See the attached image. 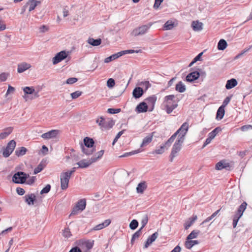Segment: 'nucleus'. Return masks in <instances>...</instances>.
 <instances>
[{
	"mask_svg": "<svg viewBox=\"0 0 252 252\" xmlns=\"http://www.w3.org/2000/svg\"><path fill=\"white\" fill-rule=\"evenodd\" d=\"M236 86V79L232 78L227 81L225 87L227 89H230Z\"/></svg>",
	"mask_w": 252,
	"mask_h": 252,
	"instance_id": "obj_38",
	"label": "nucleus"
},
{
	"mask_svg": "<svg viewBox=\"0 0 252 252\" xmlns=\"http://www.w3.org/2000/svg\"><path fill=\"white\" fill-rule=\"evenodd\" d=\"M158 232H156L153 233L150 237L148 238L145 246L144 248H147L150 245H151L153 242H154L156 239L158 238Z\"/></svg>",
	"mask_w": 252,
	"mask_h": 252,
	"instance_id": "obj_24",
	"label": "nucleus"
},
{
	"mask_svg": "<svg viewBox=\"0 0 252 252\" xmlns=\"http://www.w3.org/2000/svg\"><path fill=\"white\" fill-rule=\"evenodd\" d=\"M176 26L177 24H175L174 22L171 20H168L164 24V29L165 30H170L173 29Z\"/></svg>",
	"mask_w": 252,
	"mask_h": 252,
	"instance_id": "obj_33",
	"label": "nucleus"
},
{
	"mask_svg": "<svg viewBox=\"0 0 252 252\" xmlns=\"http://www.w3.org/2000/svg\"><path fill=\"white\" fill-rule=\"evenodd\" d=\"M148 221V218L147 215H145L143 216V217L142 218L141 223L142 224V226L141 227L140 229H142L145 225L147 224Z\"/></svg>",
	"mask_w": 252,
	"mask_h": 252,
	"instance_id": "obj_48",
	"label": "nucleus"
},
{
	"mask_svg": "<svg viewBox=\"0 0 252 252\" xmlns=\"http://www.w3.org/2000/svg\"><path fill=\"white\" fill-rule=\"evenodd\" d=\"M63 235L66 239L69 238L72 235L70 229L68 227L64 228L63 231Z\"/></svg>",
	"mask_w": 252,
	"mask_h": 252,
	"instance_id": "obj_47",
	"label": "nucleus"
},
{
	"mask_svg": "<svg viewBox=\"0 0 252 252\" xmlns=\"http://www.w3.org/2000/svg\"><path fill=\"white\" fill-rule=\"evenodd\" d=\"M175 90L179 93H184L186 90V87L182 81H180L176 84Z\"/></svg>",
	"mask_w": 252,
	"mask_h": 252,
	"instance_id": "obj_34",
	"label": "nucleus"
},
{
	"mask_svg": "<svg viewBox=\"0 0 252 252\" xmlns=\"http://www.w3.org/2000/svg\"><path fill=\"white\" fill-rule=\"evenodd\" d=\"M13 127H8L3 130V132L0 133V140L6 138L12 131Z\"/></svg>",
	"mask_w": 252,
	"mask_h": 252,
	"instance_id": "obj_28",
	"label": "nucleus"
},
{
	"mask_svg": "<svg viewBox=\"0 0 252 252\" xmlns=\"http://www.w3.org/2000/svg\"><path fill=\"white\" fill-rule=\"evenodd\" d=\"M224 114V108L221 106L220 107L217 112L216 119L218 120H221V119H222Z\"/></svg>",
	"mask_w": 252,
	"mask_h": 252,
	"instance_id": "obj_42",
	"label": "nucleus"
},
{
	"mask_svg": "<svg viewBox=\"0 0 252 252\" xmlns=\"http://www.w3.org/2000/svg\"><path fill=\"white\" fill-rule=\"evenodd\" d=\"M51 189V186L50 185H47L40 191V194H43L44 193H48Z\"/></svg>",
	"mask_w": 252,
	"mask_h": 252,
	"instance_id": "obj_55",
	"label": "nucleus"
},
{
	"mask_svg": "<svg viewBox=\"0 0 252 252\" xmlns=\"http://www.w3.org/2000/svg\"><path fill=\"white\" fill-rule=\"evenodd\" d=\"M120 57V56L118 54V53L114 54L106 58L104 60V63H108L116 59H118Z\"/></svg>",
	"mask_w": 252,
	"mask_h": 252,
	"instance_id": "obj_43",
	"label": "nucleus"
},
{
	"mask_svg": "<svg viewBox=\"0 0 252 252\" xmlns=\"http://www.w3.org/2000/svg\"><path fill=\"white\" fill-rule=\"evenodd\" d=\"M232 166L229 163L221 160L218 162L216 165V169L217 170H221L222 169H226L230 170Z\"/></svg>",
	"mask_w": 252,
	"mask_h": 252,
	"instance_id": "obj_19",
	"label": "nucleus"
},
{
	"mask_svg": "<svg viewBox=\"0 0 252 252\" xmlns=\"http://www.w3.org/2000/svg\"><path fill=\"white\" fill-rule=\"evenodd\" d=\"M247 205V203L244 201L238 207L237 209V222L243 216V213L246 209Z\"/></svg>",
	"mask_w": 252,
	"mask_h": 252,
	"instance_id": "obj_17",
	"label": "nucleus"
},
{
	"mask_svg": "<svg viewBox=\"0 0 252 252\" xmlns=\"http://www.w3.org/2000/svg\"><path fill=\"white\" fill-rule=\"evenodd\" d=\"M227 43L226 41L223 39H220L218 44V49L219 50H224L227 47Z\"/></svg>",
	"mask_w": 252,
	"mask_h": 252,
	"instance_id": "obj_39",
	"label": "nucleus"
},
{
	"mask_svg": "<svg viewBox=\"0 0 252 252\" xmlns=\"http://www.w3.org/2000/svg\"><path fill=\"white\" fill-rule=\"evenodd\" d=\"M252 47V46H250L248 48L245 49L244 50L242 51L240 53L237 54V59L240 58L242 57V56H243L244 55L246 52H248L250 50V49Z\"/></svg>",
	"mask_w": 252,
	"mask_h": 252,
	"instance_id": "obj_56",
	"label": "nucleus"
},
{
	"mask_svg": "<svg viewBox=\"0 0 252 252\" xmlns=\"http://www.w3.org/2000/svg\"><path fill=\"white\" fill-rule=\"evenodd\" d=\"M142 230V229H141L140 228L138 230H137L136 232H135L134 233V234L132 235V238L131 240V243L132 244H133V243L134 242L135 240L136 239H138L140 237V236L141 235Z\"/></svg>",
	"mask_w": 252,
	"mask_h": 252,
	"instance_id": "obj_46",
	"label": "nucleus"
},
{
	"mask_svg": "<svg viewBox=\"0 0 252 252\" xmlns=\"http://www.w3.org/2000/svg\"><path fill=\"white\" fill-rule=\"evenodd\" d=\"M86 202L85 199H82L80 200L75 206L76 208H77L81 212L83 211L86 207Z\"/></svg>",
	"mask_w": 252,
	"mask_h": 252,
	"instance_id": "obj_32",
	"label": "nucleus"
},
{
	"mask_svg": "<svg viewBox=\"0 0 252 252\" xmlns=\"http://www.w3.org/2000/svg\"><path fill=\"white\" fill-rule=\"evenodd\" d=\"M49 30V27L46 25H42L39 27V32L44 33L48 32Z\"/></svg>",
	"mask_w": 252,
	"mask_h": 252,
	"instance_id": "obj_51",
	"label": "nucleus"
},
{
	"mask_svg": "<svg viewBox=\"0 0 252 252\" xmlns=\"http://www.w3.org/2000/svg\"><path fill=\"white\" fill-rule=\"evenodd\" d=\"M184 141L183 139L177 138L172 148L171 152L170 155V161L172 162L174 158L178 155L179 152L181 151L182 146Z\"/></svg>",
	"mask_w": 252,
	"mask_h": 252,
	"instance_id": "obj_4",
	"label": "nucleus"
},
{
	"mask_svg": "<svg viewBox=\"0 0 252 252\" xmlns=\"http://www.w3.org/2000/svg\"><path fill=\"white\" fill-rule=\"evenodd\" d=\"M107 86L109 88H112L115 86V80L113 78H109L107 81Z\"/></svg>",
	"mask_w": 252,
	"mask_h": 252,
	"instance_id": "obj_57",
	"label": "nucleus"
},
{
	"mask_svg": "<svg viewBox=\"0 0 252 252\" xmlns=\"http://www.w3.org/2000/svg\"><path fill=\"white\" fill-rule=\"evenodd\" d=\"M94 141L92 138L86 137L84 139L83 143H80L82 152L86 155H90L95 151L94 147Z\"/></svg>",
	"mask_w": 252,
	"mask_h": 252,
	"instance_id": "obj_2",
	"label": "nucleus"
},
{
	"mask_svg": "<svg viewBox=\"0 0 252 252\" xmlns=\"http://www.w3.org/2000/svg\"><path fill=\"white\" fill-rule=\"evenodd\" d=\"M28 177H29V174L22 171H18L13 175L12 181L16 184H23Z\"/></svg>",
	"mask_w": 252,
	"mask_h": 252,
	"instance_id": "obj_8",
	"label": "nucleus"
},
{
	"mask_svg": "<svg viewBox=\"0 0 252 252\" xmlns=\"http://www.w3.org/2000/svg\"><path fill=\"white\" fill-rule=\"evenodd\" d=\"M32 67L30 63L26 62H22L18 64L17 72L19 73H23Z\"/></svg>",
	"mask_w": 252,
	"mask_h": 252,
	"instance_id": "obj_15",
	"label": "nucleus"
},
{
	"mask_svg": "<svg viewBox=\"0 0 252 252\" xmlns=\"http://www.w3.org/2000/svg\"><path fill=\"white\" fill-rule=\"evenodd\" d=\"M144 91L141 87H136L134 89L132 92L133 96L135 98L140 97L143 94Z\"/></svg>",
	"mask_w": 252,
	"mask_h": 252,
	"instance_id": "obj_25",
	"label": "nucleus"
},
{
	"mask_svg": "<svg viewBox=\"0 0 252 252\" xmlns=\"http://www.w3.org/2000/svg\"><path fill=\"white\" fill-rule=\"evenodd\" d=\"M9 76V73L3 72L0 74V82L5 81Z\"/></svg>",
	"mask_w": 252,
	"mask_h": 252,
	"instance_id": "obj_50",
	"label": "nucleus"
},
{
	"mask_svg": "<svg viewBox=\"0 0 252 252\" xmlns=\"http://www.w3.org/2000/svg\"><path fill=\"white\" fill-rule=\"evenodd\" d=\"M138 225V222L136 220H133L129 224V227L132 230L135 229Z\"/></svg>",
	"mask_w": 252,
	"mask_h": 252,
	"instance_id": "obj_49",
	"label": "nucleus"
},
{
	"mask_svg": "<svg viewBox=\"0 0 252 252\" xmlns=\"http://www.w3.org/2000/svg\"><path fill=\"white\" fill-rule=\"evenodd\" d=\"M96 123L100 126L101 130H108L110 129L114 126L115 122L111 119H104L102 117H100L96 121Z\"/></svg>",
	"mask_w": 252,
	"mask_h": 252,
	"instance_id": "obj_5",
	"label": "nucleus"
},
{
	"mask_svg": "<svg viewBox=\"0 0 252 252\" xmlns=\"http://www.w3.org/2000/svg\"><path fill=\"white\" fill-rule=\"evenodd\" d=\"M149 27L147 25H143L141 27L134 29L131 34L134 36H137L145 34L148 30Z\"/></svg>",
	"mask_w": 252,
	"mask_h": 252,
	"instance_id": "obj_12",
	"label": "nucleus"
},
{
	"mask_svg": "<svg viewBox=\"0 0 252 252\" xmlns=\"http://www.w3.org/2000/svg\"><path fill=\"white\" fill-rule=\"evenodd\" d=\"M231 96H227L223 101L222 105L221 106V107L224 108L229 102Z\"/></svg>",
	"mask_w": 252,
	"mask_h": 252,
	"instance_id": "obj_61",
	"label": "nucleus"
},
{
	"mask_svg": "<svg viewBox=\"0 0 252 252\" xmlns=\"http://www.w3.org/2000/svg\"><path fill=\"white\" fill-rule=\"evenodd\" d=\"M147 184L145 182L139 183L136 188V191L137 193H143L147 188Z\"/></svg>",
	"mask_w": 252,
	"mask_h": 252,
	"instance_id": "obj_31",
	"label": "nucleus"
},
{
	"mask_svg": "<svg viewBox=\"0 0 252 252\" xmlns=\"http://www.w3.org/2000/svg\"><path fill=\"white\" fill-rule=\"evenodd\" d=\"M88 42L90 45L96 46L99 45L101 43V40L100 38L94 39L93 38H89L88 40Z\"/></svg>",
	"mask_w": 252,
	"mask_h": 252,
	"instance_id": "obj_36",
	"label": "nucleus"
},
{
	"mask_svg": "<svg viewBox=\"0 0 252 252\" xmlns=\"http://www.w3.org/2000/svg\"><path fill=\"white\" fill-rule=\"evenodd\" d=\"M94 241L92 240H80L77 244V246L81 252H91L94 245Z\"/></svg>",
	"mask_w": 252,
	"mask_h": 252,
	"instance_id": "obj_7",
	"label": "nucleus"
},
{
	"mask_svg": "<svg viewBox=\"0 0 252 252\" xmlns=\"http://www.w3.org/2000/svg\"><path fill=\"white\" fill-rule=\"evenodd\" d=\"M27 149L24 147L17 149L15 151V155L18 157L22 156L26 154Z\"/></svg>",
	"mask_w": 252,
	"mask_h": 252,
	"instance_id": "obj_41",
	"label": "nucleus"
},
{
	"mask_svg": "<svg viewBox=\"0 0 252 252\" xmlns=\"http://www.w3.org/2000/svg\"><path fill=\"white\" fill-rule=\"evenodd\" d=\"M173 141L171 137L169 138L163 145L160 146L159 148L153 152V154H162L171 146Z\"/></svg>",
	"mask_w": 252,
	"mask_h": 252,
	"instance_id": "obj_11",
	"label": "nucleus"
},
{
	"mask_svg": "<svg viewBox=\"0 0 252 252\" xmlns=\"http://www.w3.org/2000/svg\"><path fill=\"white\" fill-rule=\"evenodd\" d=\"M40 3V1L38 0H29V2L27 3V4L29 5V11H32L33 10L35 7Z\"/></svg>",
	"mask_w": 252,
	"mask_h": 252,
	"instance_id": "obj_35",
	"label": "nucleus"
},
{
	"mask_svg": "<svg viewBox=\"0 0 252 252\" xmlns=\"http://www.w3.org/2000/svg\"><path fill=\"white\" fill-rule=\"evenodd\" d=\"M121 111V109H114V108H109L107 110V112L110 114H117Z\"/></svg>",
	"mask_w": 252,
	"mask_h": 252,
	"instance_id": "obj_58",
	"label": "nucleus"
},
{
	"mask_svg": "<svg viewBox=\"0 0 252 252\" xmlns=\"http://www.w3.org/2000/svg\"><path fill=\"white\" fill-rule=\"evenodd\" d=\"M93 163V162L91 158L88 160L84 159L78 162L76 164L78 165V168H86L88 167Z\"/></svg>",
	"mask_w": 252,
	"mask_h": 252,
	"instance_id": "obj_20",
	"label": "nucleus"
},
{
	"mask_svg": "<svg viewBox=\"0 0 252 252\" xmlns=\"http://www.w3.org/2000/svg\"><path fill=\"white\" fill-rule=\"evenodd\" d=\"M242 131H246L249 130V129H252V125H244L239 128Z\"/></svg>",
	"mask_w": 252,
	"mask_h": 252,
	"instance_id": "obj_54",
	"label": "nucleus"
},
{
	"mask_svg": "<svg viewBox=\"0 0 252 252\" xmlns=\"http://www.w3.org/2000/svg\"><path fill=\"white\" fill-rule=\"evenodd\" d=\"M155 132H153L149 134L147 136H146L143 140V141L140 145L141 147H143L149 144L152 140L154 134Z\"/></svg>",
	"mask_w": 252,
	"mask_h": 252,
	"instance_id": "obj_23",
	"label": "nucleus"
},
{
	"mask_svg": "<svg viewBox=\"0 0 252 252\" xmlns=\"http://www.w3.org/2000/svg\"><path fill=\"white\" fill-rule=\"evenodd\" d=\"M79 212H80V210H79L77 208L74 206L72 209L71 213L70 214V216L77 215Z\"/></svg>",
	"mask_w": 252,
	"mask_h": 252,
	"instance_id": "obj_63",
	"label": "nucleus"
},
{
	"mask_svg": "<svg viewBox=\"0 0 252 252\" xmlns=\"http://www.w3.org/2000/svg\"><path fill=\"white\" fill-rule=\"evenodd\" d=\"M200 76V73L197 71H192L189 73L186 76V81L189 82H192L197 79Z\"/></svg>",
	"mask_w": 252,
	"mask_h": 252,
	"instance_id": "obj_16",
	"label": "nucleus"
},
{
	"mask_svg": "<svg viewBox=\"0 0 252 252\" xmlns=\"http://www.w3.org/2000/svg\"><path fill=\"white\" fill-rule=\"evenodd\" d=\"M191 27L195 32H199L203 29V23L198 21H193Z\"/></svg>",
	"mask_w": 252,
	"mask_h": 252,
	"instance_id": "obj_27",
	"label": "nucleus"
},
{
	"mask_svg": "<svg viewBox=\"0 0 252 252\" xmlns=\"http://www.w3.org/2000/svg\"><path fill=\"white\" fill-rule=\"evenodd\" d=\"M163 0H155L154 7L156 9L158 8L161 3L163 1Z\"/></svg>",
	"mask_w": 252,
	"mask_h": 252,
	"instance_id": "obj_62",
	"label": "nucleus"
},
{
	"mask_svg": "<svg viewBox=\"0 0 252 252\" xmlns=\"http://www.w3.org/2000/svg\"><path fill=\"white\" fill-rule=\"evenodd\" d=\"M24 198L25 202L30 206L33 205L36 201V196L33 193L25 195Z\"/></svg>",
	"mask_w": 252,
	"mask_h": 252,
	"instance_id": "obj_18",
	"label": "nucleus"
},
{
	"mask_svg": "<svg viewBox=\"0 0 252 252\" xmlns=\"http://www.w3.org/2000/svg\"><path fill=\"white\" fill-rule=\"evenodd\" d=\"M17 193L20 195H22L25 193V190L21 188H17L16 189Z\"/></svg>",
	"mask_w": 252,
	"mask_h": 252,
	"instance_id": "obj_64",
	"label": "nucleus"
},
{
	"mask_svg": "<svg viewBox=\"0 0 252 252\" xmlns=\"http://www.w3.org/2000/svg\"><path fill=\"white\" fill-rule=\"evenodd\" d=\"M16 146V142L14 140L10 141L4 149L2 155L4 157H8L14 151Z\"/></svg>",
	"mask_w": 252,
	"mask_h": 252,
	"instance_id": "obj_10",
	"label": "nucleus"
},
{
	"mask_svg": "<svg viewBox=\"0 0 252 252\" xmlns=\"http://www.w3.org/2000/svg\"><path fill=\"white\" fill-rule=\"evenodd\" d=\"M147 102V105L151 107V109L150 111H152L154 109L155 103L157 100V97L155 95H152L148 97L145 100Z\"/></svg>",
	"mask_w": 252,
	"mask_h": 252,
	"instance_id": "obj_26",
	"label": "nucleus"
},
{
	"mask_svg": "<svg viewBox=\"0 0 252 252\" xmlns=\"http://www.w3.org/2000/svg\"><path fill=\"white\" fill-rule=\"evenodd\" d=\"M135 110L138 113H144L147 112L148 110V105L147 103L145 102H141L136 106Z\"/></svg>",
	"mask_w": 252,
	"mask_h": 252,
	"instance_id": "obj_21",
	"label": "nucleus"
},
{
	"mask_svg": "<svg viewBox=\"0 0 252 252\" xmlns=\"http://www.w3.org/2000/svg\"><path fill=\"white\" fill-rule=\"evenodd\" d=\"M220 131V127H216L212 131L209 133L208 137L213 140L215 137L217 133Z\"/></svg>",
	"mask_w": 252,
	"mask_h": 252,
	"instance_id": "obj_45",
	"label": "nucleus"
},
{
	"mask_svg": "<svg viewBox=\"0 0 252 252\" xmlns=\"http://www.w3.org/2000/svg\"><path fill=\"white\" fill-rule=\"evenodd\" d=\"M78 79L75 77L69 78L67 79L66 83L68 84H72L77 81Z\"/></svg>",
	"mask_w": 252,
	"mask_h": 252,
	"instance_id": "obj_59",
	"label": "nucleus"
},
{
	"mask_svg": "<svg viewBox=\"0 0 252 252\" xmlns=\"http://www.w3.org/2000/svg\"><path fill=\"white\" fill-rule=\"evenodd\" d=\"M199 244V241L198 240H192V239L187 240L185 243V246L186 248L188 249H190L193 246L195 245H197Z\"/></svg>",
	"mask_w": 252,
	"mask_h": 252,
	"instance_id": "obj_30",
	"label": "nucleus"
},
{
	"mask_svg": "<svg viewBox=\"0 0 252 252\" xmlns=\"http://www.w3.org/2000/svg\"><path fill=\"white\" fill-rule=\"evenodd\" d=\"M24 94L23 95L25 100L27 101L37 98L39 96L38 92L36 91L33 87H25L23 88Z\"/></svg>",
	"mask_w": 252,
	"mask_h": 252,
	"instance_id": "obj_3",
	"label": "nucleus"
},
{
	"mask_svg": "<svg viewBox=\"0 0 252 252\" xmlns=\"http://www.w3.org/2000/svg\"><path fill=\"white\" fill-rule=\"evenodd\" d=\"M175 98V96L173 94L167 95L164 98L163 106L164 107L166 113L168 114L171 113L178 106L177 102Z\"/></svg>",
	"mask_w": 252,
	"mask_h": 252,
	"instance_id": "obj_1",
	"label": "nucleus"
},
{
	"mask_svg": "<svg viewBox=\"0 0 252 252\" xmlns=\"http://www.w3.org/2000/svg\"><path fill=\"white\" fill-rule=\"evenodd\" d=\"M67 53L64 51H62L57 53L53 58L52 62L53 64H56L66 58Z\"/></svg>",
	"mask_w": 252,
	"mask_h": 252,
	"instance_id": "obj_13",
	"label": "nucleus"
},
{
	"mask_svg": "<svg viewBox=\"0 0 252 252\" xmlns=\"http://www.w3.org/2000/svg\"><path fill=\"white\" fill-rule=\"evenodd\" d=\"M104 150H101L97 153H96L95 155H94L91 158V160L94 162L96 161L98 159H99L103 155Z\"/></svg>",
	"mask_w": 252,
	"mask_h": 252,
	"instance_id": "obj_40",
	"label": "nucleus"
},
{
	"mask_svg": "<svg viewBox=\"0 0 252 252\" xmlns=\"http://www.w3.org/2000/svg\"><path fill=\"white\" fill-rule=\"evenodd\" d=\"M111 223V220L109 219L105 220L103 222L100 223L95 226H94L93 228L94 230H99L103 228L106 227L108 226Z\"/></svg>",
	"mask_w": 252,
	"mask_h": 252,
	"instance_id": "obj_29",
	"label": "nucleus"
},
{
	"mask_svg": "<svg viewBox=\"0 0 252 252\" xmlns=\"http://www.w3.org/2000/svg\"><path fill=\"white\" fill-rule=\"evenodd\" d=\"M70 178V176L68 175V173L65 172H63L61 173L60 180L62 189L65 190L68 188Z\"/></svg>",
	"mask_w": 252,
	"mask_h": 252,
	"instance_id": "obj_9",
	"label": "nucleus"
},
{
	"mask_svg": "<svg viewBox=\"0 0 252 252\" xmlns=\"http://www.w3.org/2000/svg\"><path fill=\"white\" fill-rule=\"evenodd\" d=\"M60 132L59 130L53 129L42 134L41 137L44 139L48 140L56 137L59 134Z\"/></svg>",
	"mask_w": 252,
	"mask_h": 252,
	"instance_id": "obj_14",
	"label": "nucleus"
},
{
	"mask_svg": "<svg viewBox=\"0 0 252 252\" xmlns=\"http://www.w3.org/2000/svg\"><path fill=\"white\" fill-rule=\"evenodd\" d=\"M197 217L196 215L193 216L192 218H189L184 223V227L186 230L188 229L196 220Z\"/></svg>",
	"mask_w": 252,
	"mask_h": 252,
	"instance_id": "obj_22",
	"label": "nucleus"
},
{
	"mask_svg": "<svg viewBox=\"0 0 252 252\" xmlns=\"http://www.w3.org/2000/svg\"><path fill=\"white\" fill-rule=\"evenodd\" d=\"M189 124L188 123L185 122L181 126L175 133H174L171 136V138L174 141L177 135H178V138H182L184 141L185 139V136L188 131Z\"/></svg>",
	"mask_w": 252,
	"mask_h": 252,
	"instance_id": "obj_6",
	"label": "nucleus"
},
{
	"mask_svg": "<svg viewBox=\"0 0 252 252\" xmlns=\"http://www.w3.org/2000/svg\"><path fill=\"white\" fill-rule=\"evenodd\" d=\"M82 94V92L79 91H76L70 94L72 99H76L79 97Z\"/></svg>",
	"mask_w": 252,
	"mask_h": 252,
	"instance_id": "obj_52",
	"label": "nucleus"
},
{
	"mask_svg": "<svg viewBox=\"0 0 252 252\" xmlns=\"http://www.w3.org/2000/svg\"><path fill=\"white\" fill-rule=\"evenodd\" d=\"M45 165L42 161L34 170V174H36L41 172L45 167Z\"/></svg>",
	"mask_w": 252,
	"mask_h": 252,
	"instance_id": "obj_44",
	"label": "nucleus"
},
{
	"mask_svg": "<svg viewBox=\"0 0 252 252\" xmlns=\"http://www.w3.org/2000/svg\"><path fill=\"white\" fill-rule=\"evenodd\" d=\"M200 231L199 230L195 229L191 231V232L187 236V240L193 239L194 238H196L199 234H200Z\"/></svg>",
	"mask_w": 252,
	"mask_h": 252,
	"instance_id": "obj_37",
	"label": "nucleus"
},
{
	"mask_svg": "<svg viewBox=\"0 0 252 252\" xmlns=\"http://www.w3.org/2000/svg\"><path fill=\"white\" fill-rule=\"evenodd\" d=\"M140 85L142 86L145 91H146L150 87H151V84L149 81L141 82L140 83Z\"/></svg>",
	"mask_w": 252,
	"mask_h": 252,
	"instance_id": "obj_53",
	"label": "nucleus"
},
{
	"mask_svg": "<svg viewBox=\"0 0 252 252\" xmlns=\"http://www.w3.org/2000/svg\"><path fill=\"white\" fill-rule=\"evenodd\" d=\"M124 130H123L118 132V133L117 134V135L116 136L115 138H114V139L113 140V142L112 143L113 145H114L115 143L118 141V139L123 134Z\"/></svg>",
	"mask_w": 252,
	"mask_h": 252,
	"instance_id": "obj_60",
	"label": "nucleus"
}]
</instances>
